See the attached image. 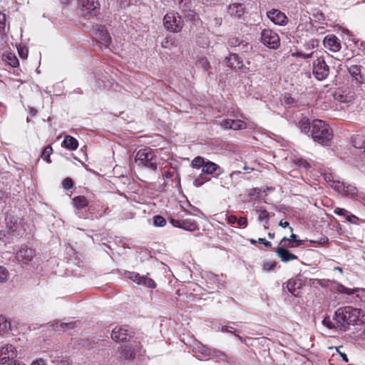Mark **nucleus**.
Wrapping results in <instances>:
<instances>
[{"mask_svg":"<svg viewBox=\"0 0 365 365\" xmlns=\"http://www.w3.org/2000/svg\"><path fill=\"white\" fill-rule=\"evenodd\" d=\"M311 135L314 142L322 145H329L333 138V132L324 121L315 119L312 123Z\"/></svg>","mask_w":365,"mask_h":365,"instance_id":"1","label":"nucleus"},{"mask_svg":"<svg viewBox=\"0 0 365 365\" xmlns=\"http://www.w3.org/2000/svg\"><path fill=\"white\" fill-rule=\"evenodd\" d=\"M361 309L346 306L339 308L334 314L335 319L341 324H356L359 321Z\"/></svg>","mask_w":365,"mask_h":365,"instance_id":"2","label":"nucleus"},{"mask_svg":"<svg viewBox=\"0 0 365 365\" xmlns=\"http://www.w3.org/2000/svg\"><path fill=\"white\" fill-rule=\"evenodd\" d=\"M135 162L138 166H144L151 170L157 169V163L154 152L150 148L140 150L135 155Z\"/></svg>","mask_w":365,"mask_h":365,"instance_id":"3","label":"nucleus"},{"mask_svg":"<svg viewBox=\"0 0 365 365\" xmlns=\"http://www.w3.org/2000/svg\"><path fill=\"white\" fill-rule=\"evenodd\" d=\"M119 358L123 360H132L136 356H141L143 353V347L139 341H133L118 348Z\"/></svg>","mask_w":365,"mask_h":365,"instance_id":"4","label":"nucleus"},{"mask_svg":"<svg viewBox=\"0 0 365 365\" xmlns=\"http://www.w3.org/2000/svg\"><path fill=\"white\" fill-rule=\"evenodd\" d=\"M182 18L175 12L168 13L163 19L165 28L170 32L177 33L180 31L182 28Z\"/></svg>","mask_w":365,"mask_h":365,"instance_id":"5","label":"nucleus"},{"mask_svg":"<svg viewBox=\"0 0 365 365\" xmlns=\"http://www.w3.org/2000/svg\"><path fill=\"white\" fill-rule=\"evenodd\" d=\"M262 43L270 48H277L280 44V40L278 34L274 31L265 29L261 33Z\"/></svg>","mask_w":365,"mask_h":365,"instance_id":"6","label":"nucleus"},{"mask_svg":"<svg viewBox=\"0 0 365 365\" xmlns=\"http://www.w3.org/2000/svg\"><path fill=\"white\" fill-rule=\"evenodd\" d=\"M94 38L97 41V44L101 48H108L111 42V38L107 31L106 27L102 25L96 26L94 31Z\"/></svg>","mask_w":365,"mask_h":365,"instance_id":"7","label":"nucleus"},{"mask_svg":"<svg viewBox=\"0 0 365 365\" xmlns=\"http://www.w3.org/2000/svg\"><path fill=\"white\" fill-rule=\"evenodd\" d=\"M329 68L323 58H318L313 62V75L319 81H323L328 76Z\"/></svg>","mask_w":365,"mask_h":365,"instance_id":"8","label":"nucleus"},{"mask_svg":"<svg viewBox=\"0 0 365 365\" xmlns=\"http://www.w3.org/2000/svg\"><path fill=\"white\" fill-rule=\"evenodd\" d=\"M125 275L128 279L136 283L138 285L143 286L150 289H154L156 287V284L153 279L146 276H142L138 272H127Z\"/></svg>","mask_w":365,"mask_h":365,"instance_id":"9","label":"nucleus"},{"mask_svg":"<svg viewBox=\"0 0 365 365\" xmlns=\"http://www.w3.org/2000/svg\"><path fill=\"white\" fill-rule=\"evenodd\" d=\"M16 356L15 347L6 344L0 348V364H4L9 360H13Z\"/></svg>","mask_w":365,"mask_h":365,"instance_id":"10","label":"nucleus"},{"mask_svg":"<svg viewBox=\"0 0 365 365\" xmlns=\"http://www.w3.org/2000/svg\"><path fill=\"white\" fill-rule=\"evenodd\" d=\"M34 257V250L26 245H22L16 253V259L23 264L29 263Z\"/></svg>","mask_w":365,"mask_h":365,"instance_id":"11","label":"nucleus"},{"mask_svg":"<svg viewBox=\"0 0 365 365\" xmlns=\"http://www.w3.org/2000/svg\"><path fill=\"white\" fill-rule=\"evenodd\" d=\"M130 337L126 327H115L111 332V338L116 342H123Z\"/></svg>","mask_w":365,"mask_h":365,"instance_id":"12","label":"nucleus"},{"mask_svg":"<svg viewBox=\"0 0 365 365\" xmlns=\"http://www.w3.org/2000/svg\"><path fill=\"white\" fill-rule=\"evenodd\" d=\"M267 16L274 24L277 25L284 26L287 22L286 15L277 9H273L268 11Z\"/></svg>","mask_w":365,"mask_h":365,"instance_id":"13","label":"nucleus"},{"mask_svg":"<svg viewBox=\"0 0 365 365\" xmlns=\"http://www.w3.org/2000/svg\"><path fill=\"white\" fill-rule=\"evenodd\" d=\"M324 46L326 48L332 52H337L341 48V43L339 39L334 35L327 36L323 41Z\"/></svg>","mask_w":365,"mask_h":365,"instance_id":"14","label":"nucleus"},{"mask_svg":"<svg viewBox=\"0 0 365 365\" xmlns=\"http://www.w3.org/2000/svg\"><path fill=\"white\" fill-rule=\"evenodd\" d=\"M220 125L226 129L234 130H242L247 128L246 123L241 120L224 119L220 122Z\"/></svg>","mask_w":365,"mask_h":365,"instance_id":"15","label":"nucleus"},{"mask_svg":"<svg viewBox=\"0 0 365 365\" xmlns=\"http://www.w3.org/2000/svg\"><path fill=\"white\" fill-rule=\"evenodd\" d=\"M349 74L354 78L356 83L361 85L364 83V78L361 75V66L351 65L348 67Z\"/></svg>","mask_w":365,"mask_h":365,"instance_id":"16","label":"nucleus"},{"mask_svg":"<svg viewBox=\"0 0 365 365\" xmlns=\"http://www.w3.org/2000/svg\"><path fill=\"white\" fill-rule=\"evenodd\" d=\"M245 11V6L240 3L230 4L227 8V12L232 16L240 19Z\"/></svg>","mask_w":365,"mask_h":365,"instance_id":"17","label":"nucleus"},{"mask_svg":"<svg viewBox=\"0 0 365 365\" xmlns=\"http://www.w3.org/2000/svg\"><path fill=\"white\" fill-rule=\"evenodd\" d=\"M83 8L88 11V14H96L97 10L100 9V4L98 0H81Z\"/></svg>","mask_w":365,"mask_h":365,"instance_id":"18","label":"nucleus"},{"mask_svg":"<svg viewBox=\"0 0 365 365\" xmlns=\"http://www.w3.org/2000/svg\"><path fill=\"white\" fill-rule=\"evenodd\" d=\"M277 255L281 258L284 262H287L291 260L297 259L298 257L297 255L292 254L286 248L282 247H278L277 250Z\"/></svg>","mask_w":365,"mask_h":365,"instance_id":"19","label":"nucleus"},{"mask_svg":"<svg viewBox=\"0 0 365 365\" xmlns=\"http://www.w3.org/2000/svg\"><path fill=\"white\" fill-rule=\"evenodd\" d=\"M226 65L232 68H241L243 66L242 61H240L239 56L232 53L225 58Z\"/></svg>","mask_w":365,"mask_h":365,"instance_id":"20","label":"nucleus"},{"mask_svg":"<svg viewBox=\"0 0 365 365\" xmlns=\"http://www.w3.org/2000/svg\"><path fill=\"white\" fill-rule=\"evenodd\" d=\"M217 171H219L218 175H220L222 170L218 165L211 161H207L202 169V173L207 175L213 174Z\"/></svg>","mask_w":365,"mask_h":365,"instance_id":"21","label":"nucleus"},{"mask_svg":"<svg viewBox=\"0 0 365 365\" xmlns=\"http://www.w3.org/2000/svg\"><path fill=\"white\" fill-rule=\"evenodd\" d=\"M195 353L201 354L204 356H211L212 349L208 348L201 342L197 341L193 346Z\"/></svg>","mask_w":365,"mask_h":365,"instance_id":"22","label":"nucleus"},{"mask_svg":"<svg viewBox=\"0 0 365 365\" xmlns=\"http://www.w3.org/2000/svg\"><path fill=\"white\" fill-rule=\"evenodd\" d=\"M62 144L66 148L70 150H75L78 146V140L71 135H66Z\"/></svg>","mask_w":365,"mask_h":365,"instance_id":"23","label":"nucleus"},{"mask_svg":"<svg viewBox=\"0 0 365 365\" xmlns=\"http://www.w3.org/2000/svg\"><path fill=\"white\" fill-rule=\"evenodd\" d=\"M88 204V201L84 196H77L73 199V205L76 209H83Z\"/></svg>","mask_w":365,"mask_h":365,"instance_id":"24","label":"nucleus"},{"mask_svg":"<svg viewBox=\"0 0 365 365\" xmlns=\"http://www.w3.org/2000/svg\"><path fill=\"white\" fill-rule=\"evenodd\" d=\"M341 195L354 198L357 195V188L351 185H345V189L343 190Z\"/></svg>","mask_w":365,"mask_h":365,"instance_id":"25","label":"nucleus"},{"mask_svg":"<svg viewBox=\"0 0 365 365\" xmlns=\"http://www.w3.org/2000/svg\"><path fill=\"white\" fill-rule=\"evenodd\" d=\"M312 16L314 19V21L322 24L327 25V23L326 22V17L322 11L319 9H314L312 12Z\"/></svg>","mask_w":365,"mask_h":365,"instance_id":"26","label":"nucleus"},{"mask_svg":"<svg viewBox=\"0 0 365 365\" xmlns=\"http://www.w3.org/2000/svg\"><path fill=\"white\" fill-rule=\"evenodd\" d=\"M182 229L187 231H195L197 229V225L194 221H190L188 220H182Z\"/></svg>","mask_w":365,"mask_h":365,"instance_id":"27","label":"nucleus"},{"mask_svg":"<svg viewBox=\"0 0 365 365\" xmlns=\"http://www.w3.org/2000/svg\"><path fill=\"white\" fill-rule=\"evenodd\" d=\"M5 61L11 66L15 68L19 64V60L15 54L9 53L5 57Z\"/></svg>","mask_w":365,"mask_h":365,"instance_id":"28","label":"nucleus"},{"mask_svg":"<svg viewBox=\"0 0 365 365\" xmlns=\"http://www.w3.org/2000/svg\"><path fill=\"white\" fill-rule=\"evenodd\" d=\"M299 124L302 132L307 133L312 130V123L310 124L309 119L304 118L299 121Z\"/></svg>","mask_w":365,"mask_h":365,"instance_id":"29","label":"nucleus"},{"mask_svg":"<svg viewBox=\"0 0 365 365\" xmlns=\"http://www.w3.org/2000/svg\"><path fill=\"white\" fill-rule=\"evenodd\" d=\"M330 186L336 192L341 194L343 190L345 189V184L338 180V178L333 181Z\"/></svg>","mask_w":365,"mask_h":365,"instance_id":"30","label":"nucleus"},{"mask_svg":"<svg viewBox=\"0 0 365 365\" xmlns=\"http://www.w3.org/2000/svg\"><path fill=\"white\" fill-rule=\"evenodd\" d=\"M10 323L7 321V319L0 316V335L5 333L9 328Z\"/></svg>","mask_w":365,"mask_h":365,"instance_id":"31","label":"nucleus"},{"mask_svg":"<svg viewBox=\"0 0 365 365\" xmlns=\"http://www.w3.org/2000/svg\"><path fill=\"white\" fill-rule=\"evenodd\" d=\"M205 161L202 157L197 156L192 160V166L195 168H203L205 164Z\"/></svg>","mask_w":365,"mask_h":365,"instance_id":"32","label":"nucleus"},{"mask_svg":"<svg viewBox=\"0 0 365 365\" xmlns=\"http://www.w3.org/2000/svg\"><path fill=\"white\" fill-rule=\"evenodd\" d=\"M294 163L299 168L304 169L305 170H308L310 167L309 163L304 159L302 158H296L294 160Z\"/></svg>","mask_w":365,"mask_h":365,"instance_id":"33","label":"nucleus"},{"mask_svg":"<svg viewBox=\"0 0 365 365\" xmlns=\"http://www.w3.org/2000/svg\"><path fill=\"white\" fill-rule=\"evenodd\" d=\"M196 65L205 71H208V69L210 68L208 60L205 57L200 58L197 60Z\"/></svg>","mask_w":365,"mask_h":365,"instance_id":"34","label":"nucleus"},{"mask_svg":"<svg viewBox=\"0 0 365 365\" xmlns=\"http://www.w3.org/2000/svg\"><path fill=\"white\" fill-rule=\"evenodd\" d=\"M279 247H296L297 245L293 242L289 238L286 237H283L279 243Z\"/></svg>","mask_w":365,"mask_h":365,"instance_id":"35","label":"nucleus"},{"mask_svg":"<svg viewBox=\"0 0 365 365\" xmlns=\"http://www.w3.org/2000/svg\"><path fill=\"white\" fill-rule=\"evenodd\" d=\"M53 326L54 327L53 330H56L58 331H60L65 329H72L73 327V323H58V322H56Z\"/></svg>","mask_w":365,"mask_h":365,"instance_id":"36","label":"nucleus"},{"mask_svg":"<svg viewBox=\"0 0 365 365\" xmlns=\"http://www.w3.org/2000/svg\"><path fill=\"white\" fill-rule=\"evenodd\" d=\"M337 290L342 294H346L348 295H351L354 294L356 292L358 291V289H350L348 287H346L345 286L340 284L337 287Z\"/></svg>","mask_w":365,"mask_h":365,"instance_id":"37","label":"nucleus"},{"mask_svg":"<svg viewBox=\"0 0 365 365\" xmlns=\"http://www.w3.org/2000/svg\"><path fill=\"white\" fill-rule=\"evenodd\" d=\"M242 40V38L233 36L228 39L227 43L232 47H239Z\"/></svg>","mask_w":365,"mask_h":365,"instance_id":"38","label":"nucleus"},{"mask_svg":"<svg viewBox=\"0 0 365 365\" xmlns=\"http://www.w3.org/2000/svg\"><path fill=\"white\" fill-rule=\"evenodd\" d=\"M52 153V148L51 146L45 147L41 153V158H43L46 162L51 163L50 155Z\"/></svg>","mask_w":365,"mask_h":365,"instance_id":"39","label":"nucleus"},{"mask_svg":"<svg viewBox=\"0 0 365 365\" xmlns=\"http://www.w3.org/2000/svg\"><path fill=\"white\" fill-rule=\"evenodd\" d=\"M211 356H213L222 361H225L227 359V355L224 352L215 349H212Z\"/></svg>","mask_w":365,"mask_h":365,"instance_id":"40","label":"nucleus"},{"mask_svg":"<svg viewBox=\"0 0 365 365\" xmlns=\"http://www.w3.org/2000/svg\"><path fill=\"white\" fill-rule=\"evenodd\" d=\"M166 224L165 219L160 216L156 215L153 217V225L156 227H163Z\"/></svg>","mask_w":365,"mask_h":365,"instance_id":"41","label":"nucleus"},{"mask_svg":"<svg viewBox=\"0 0 365 365\" xmlns=\"http://www.w3.org/2000/svg\"><path fill=\"white\" fill-rule=\"evenodd\" d=\"M209 178L205 177L204 175H200L193 182V185L195 187H200L205 182H207Z\"/></svg>","mask_w":365,"mask_h":365,"instance_id":"42","label":"nucleus"},{"mask_svg":"<svg viewBox=\"0 0 365 365\" xmlns=\"http://www.w3.org/2000/svg\"><path fill=\"white\" fill-rule=\"evenodd\" d=\"M282 101L287 106H294L296 104V101L290 96L286 94L282 97Z\"/></svg>","mask_w":365,"mask_h":365,"instance_id":"43","label":"nucleus"},{"mask_svg":"<svg viewBox=\"0 0 365 365\" xmlns=\"http://www.w3.org/2000/svg\"><path fill=\"white\" fill-rule=\"evenodd\" d=\"M6 26V15L1 12H0V38H2V36L4 34V29Z\"/></svg>","mask_w":365,"mask_h":365,"instance_id":"44","label":"nucleus"},{"mask_svg":"<svg viewBox=\"0 0 365 365\" xmlns=\"http://www.w3.org/2000/svg\"><path fill=\"white\" fill-rule=\"evenodd\" d=\"M318 43H319L318 40L312 38V39L309 40L308 41H307L304 43V46L305 49H307V50H312L318 46Z\"/></svg>","mask_w":365,"mask_h":365,"instance_id":"45","label":"nucleus"},{"mask_svg":"<svg viewBox=\"0 0 365 365\" xmlns=\"http://www.w3.org/2000/svg\"><path fill=\"white\" fill-rule=\"evenodd\" d=\"M9 276V272L6 267L0 266V283L6 282Z\"/></svg>","mask_w":365,"mask_h":365,"instance_id":"46","label":"nucleus"},{"mask_svg":"<svg viewBox=\"0 0 365 365\" xmlns=\"http://www.w3.org/2000/svg\"><path fill=\"white\" fill-rule=\"evenodd\" d=\"M259 220L261 222L265 221L267 223V220L269 217V212L266 210H259Z\"/></svg>","mask_w":365,"mask_h":365,"instance_id":"47","label":"nucleus"},{"mask_svg":"<svg viewBox=\"0 0 365 365\" xmlns=\"http://www.w3.org/2000/svg\"><path fill=\"white\" fill-rule=\"evenodd\" d=\"M362 138H363L360 135L355 136L352 140L353 146L356 148H359V149L364 148V149L365 145H364V143H362L361 144H359V143H358V141H361L362 140Z\"/></svg>","mask_w":365,"mask_h":365,"instance_id":"48","label":"nucleus"},{"mask_svg":"<svg viewBox=\"0 0 365 365\" xmlns=\"http://www.w3.org/2000/svg\"><path fill=\"white\" fill-rule=\"evenodd\" d=\"M239 48V51H241L242 52H248L252 48V46L249 44L248 42L242 40Z\"/></svg>","mask_w":365,"mask_h":365,"instance_id":"49","label":"nucleus"},{"mask_svg":"<svg viewBox=\"0 0 365 365\" xmlns=\"http://www.w3.org/2000/svg\"><path fill=\"white\" fill-rule=\"evenodd\" d=\"M349 212L348 210H346V209L340 208V207H336L334 210V213L335 215H337L339 216H343L345 218L346 217Z\"/></svg>","mask_w":365,"mask_h":365,"instance_id":"50","label":"nucleus"},{"mask_svg":"<svg viewBox=\"0 0 365 365\" xmlns=\"http://www.w3.org/2000/svg\"><path fill=\"white\" fill-rule=\"evenodd\" d=\"M346 220L347 222H350V223H353V224H357L359 219L358 217H356V215L349 212L346 217Z\"/></svg>","mask_w":365,"mask_h":365,"instance_id":"51","label":"nucleus"},{"mask_svg":"<svg viewBox=\"0 0 365 365\" xmlns=\"http://www.w3.org/2000/svg\"><path fill=\"white\" fill-rule=\"evenodd\" d=\"M324 180L329 185L333 182L334 180L337 178V176L332 173H326L324 175Z\"/></svg>","mask_w":365,"mask_h":365,"instance_id":"52","label":"nucleus"},{"mask_svg":"<svg viewBox=\"0 0 365 365\" xmlns=\"http://www.w3.org/2000/svg\"><path fill=\"white\" fill-rule=\"evenodd\" d=\"M73 185V180L70 178H67L63 181V186L65 189H70Z\"/></svg>","mask_w":365,"mask_h":365,"instance_id":"53","label":"nucleus"},{"mask_svg":"<svg viewBox=\"0 0 365 365\" xmlns=\"http://www.w3.org/2000/svg\"><path fill=\"white\" fill-rule=\"evenodd\" d=\"M275 262H269L264 264L263 269L266 271H270L276 267Z\"/></svg>","mask_w":365,"mask_h":365,"instance_id":"54","label":"nucleus"},{"mask_svg":"<svg viewBox=\"0 0 365 365\" xmlns=\"http://www.w3.org/2000/svg\"><path fill=\"white\" fill-rule=\"evenodd\" d=\"M293 242H294L297 246L304 245V240H298L297 236L295 234H292L289 238Z\"/></svg>","mask_w":365,"mask_h":365,"instance_id":"55","label":"nucleus"},{"mask_svg":"<svg viewBox=\"0 0 365 365\" xmlns=\"http://www.w3.org/2000/svg\"><path fill=\"white\" fill-rule=\"evenodd\" d=\"M18 51H19V56L22 58H27V56H28V50L25 48H18Z\"/></svg>","mask_w":365,"mask_h":365,"instance_id":"56","label":"nucleus"},{"mask_svg":"<svg viewBox=\"0 0 365 365\" xmlns=\"http://www.w3.org/2000/svg\"><path fill=\"white\" fill-rule=\"evenodd\" d=\"M207 277L210 280H212L214 284H216V287H218L219 279L217 275L209 274L207 275Z\"/></svg>","mask_w":365,"mask_h":365,"instance_id":"57","label":"nucleus"},{"mask_svg":"<svg viewBox=\"0 0 365 365\" xmlns=\"http://www.w3.org/2000/svg\"><path fill=\"white\" fill-rule=\"evenodd\" d=\"M322 322H323L324 325H325L326 327H327L329 329H333L335 327L334 325L333 324V323L331 322V319L329 317L324 318Z\"/></svg>","mask_w":365,"mask_h":365,"instance_id":"58","label":"nucleus"},{"mask_svg":"<svg viewBox=\"0 0 365 365\" xmlns=\"http://www.w3.org/2000/svg\"><path fill=\"white\" fill-rule=\"evenodd\" d=\"M237 223L240 226L246 227L247 225V218L245 217H240L237 219Z\"/></svg>","mask_w":365,"mask_h":365,"instance_id":"59","label":"nucleus"},{"mask_svg":"<svg viewBox=\"0 0 365 365\" xmlns=\"http://www.w3.org/2000/svg\"><path fill=\"white\" fill-rule=\"evenodd\" d=\"M171 222L173 226H175L176 227L182 228V220L171 219Z\"/></svg>","mask_w":365,"mask_h":365,"instance_id":"60","label":"nucleus"},{"mask_svg":"<svg viewBox=\"0 0 365 365\" xmlns=\"http://www.w3.org/2000/svg\"><path fill=\"white\" fill-rule=\"evenodd\" d=\"M313 52L310 53H303L301 51L297 52V55L299 56H302L304 58H310L312 56Z\"/></svg>","mask_w":365,"mask_h":365,"instance_id":"61","label":"nucleus"},{"mask_svg":"<svg viewBox=\"0 0 365 365\" xmlns=\"http://www.w3.org/2000/svg\"><path fill=\"white\" fill-rule=\"evenodd\" d=\"M222 331L233 333L235 331V328L230 326H223L222 327Z\"/></svg>","mask_w":365,"mask_h":365,"instance_id":"62","label":"nucleus"},{"mask_svg":"<svg viewBox=\"0 0 365 365\" xmlns=\"http://www.w3.org/2000/svg\"><path fill=\"white\" fill-rule=\"evenodd\" d=\"M258 242H259L260 244H263L264 246L267 247H270L272 246L271 242L266 240L264 238H259Z\"/></svg>","mask_w":365,"mask_h":365,"instance_id":"63","label":"nucleus"},{"mask_svg":"<svg viewBox=\"0 0 365 365\" xmlns=\"http://www.w3.org/2000/svg\"><path fill=\"white\" fill-rule=\"evenodd\" d=\"M31 365H46V363L43 359H39L34 361Z\"/></svg>","mask_w":365,"mask_h":365,"instance_id":"64","label":"nucleus"}]
</instances>
